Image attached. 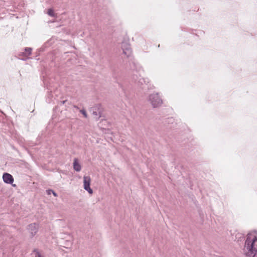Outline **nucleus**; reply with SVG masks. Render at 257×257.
Returning a JSON list of instances; mask_svg holds the SVG:
<instances>
[{
  "label": "nucleus",
  "mask_w": 257,
  "mask_h": 257,
  "mask_svg": "<svg viewBox=\"0 0 257 257\" xmlns=\"http://www.w3.org/2000/svg\"><path fill=\"white\" fill-rule=\"evenodd\" d=\"M47 13L50 16H51V17L54 16V13L53 9H49Z\"/></svg>",
  "instance_id": "obj_11"
},
{
  "label": "nucleus",
  "mask_w": 257,
  "mask_h": 257,
  "mask_svg": "<svg viewBox=\"0 0 257 257\" xmlns=\"http://www.w3.org/2000/svg\"><path fill=\"white\" fill-rule=\"evenodd\" d=\"M38 225L35 223L30 224L28 228L32 236H34L36 234L38 231Z\"/></svg>",
  "instance_id": "obj_7"
},
{
  "label": "nucleus",
  "mask_w": 257,
  "mask_h": 257,
  "mask_svg": "<svg viewBox=\"0 0 257 257\" xmlns=\"http://www.w3.org/2000/svg\"><path fill=\"white\" fill-rule=\"evenodd\" d=\"M73 168L77 172H80L81 169V167L77 159H74L73 162Z\"/></svg>",
  "instance_id": "obj_8"
},
{
  "label": "nucleus",
  "mask_w": 257,
  "mask_h": 257,
  "mask_svg": "<svg viewBox=\"0 0 257 257\" xmlns=\"http://www.w3.org/2000/svg\"><path fill=\"white\" fill-rule=\"evenodd\" d=\"M3 179L4 182L7 184H12L14 182L13 177L8 173H4L3 174Z\"/></svg>",
  "instance_id": "obj_6"
},
{
  "label": "nucleus",
  "mask_w": 257,
  "mask_h": 257,
  "mask_svg": "<svg viewBox=\"0 0 257 257\" xmlns=\"http://www.w3.org/2000/svg\"><path fill=\"white\" fill-rule=\"evenodd\" d=\"M148 101L154 108L160 106L163 103L162 100L158 93L150 94L149 96Z\"/></svg>",
  "instance_id": "obj_3"
},
{
  "label": "nucleus",
  "mask_w": 257,
  "mask_h": 257,
  "mask_svg": "<svg viewBox=\"0 0 257 257\" xmlns=\"http://www.w3.org/2000/svg\"><path fill=\"white\" fill-rule=\"evenodd\" d=\"M32 49L30 47H27L25 48V52H22L20 55L24 56L25 57H28L31 54Z\"/></svg>",
  "instance_id": "obj_9"
},
{
  "label": "nucleus",
  "mask_w": 257,
  "mask_h": 257,
  "mask_svg": "<svg viewBox=\"0 0 257 257\" xmlns=\"http://www.w3.org/2000/svg\"><path fill=\"white\" fill-rule=\"evenodd\" d=\"M91 179L89 176H84L83 177V184H84V189L88 191V192L90 194H92L93 193L92 189L90 188Z\"/></svg>",
  "instance_id": "obj_5"
},
{
  "label": "nucleus",
  "mask_w": 257,
  "mask_h": 257,
  "mask_svg": "<svg viewBox=\"0 0 257 257\" xmlns=\"http://www.w3.org/2000/svg\"><path fill=\"white\" fill-rule=\"evenodd\" d=\"M36 257H43L41 254H40V253L38 251H37L36 252Z\"/></svg>",
  "instance_id": "obj_13"
},
{
  "label": "nucleus",
  "mask_w": 257,
  "mask_h": 257,
  "mask_svg": "<svg viewBox=\"0 0 257 257\" xmlns=\"http://www.w3.org/2000/svg\"><path fill=\"white\" fill-rule=\"evenodd\" d=\"M52 193L53 194V195L54 196H55V197L57 196V195L56 193L55 192H54V191H53Z\"/></svg>",
  "instance_id": "obj_15"
},
{
  "label": "nucleus",
  "mask_w": 257,
  "mask_h": 257,
  "mask_svg": "<svg viewBox=\"0 0 257 257\" xmlns=\"http://www.w3.org/2000/svg\"><path fill=\"white\" fill-rule=\"evenodd\" d=\"M92 114L95 116V117L96 119H98L100 117V115L99 114L100 112L98 113L96 111L94 110L93 109L92 110Z\"/></svg>",
  "instance_id": "obj_10"
},
{
  "label": "nucleus",
  "mask_w": 257,
  "mask_h": 257,
  "mask_svg": "<svg viewBox=\"0 0 257 257\" xmlns=\"http://www.w3.org/2000/svg\"><path fill=\"white\" fill-rule=\"evenodd\" d=\"M257 241V232L255 230L248 233L245 240L243 251L248 257H257V245L255 242Z\"/></svg>",
  "instance_id": "obj_1"
},
{
  "label": "nucleus",
  "mask_w": 257,
  "mask_h": 257,
  "mask_svg": "<svg viewBox=\"0 0 257 257\" xmlns=\"http://www.w3.org/2000/svg\"><path fill=\"white\" fill-rule=\"evenodd\" d=\"M133 66H131L133 70V74L132 77V80L138 86L142 89L146 88L147 85L148 79L141 77V73L143 72L142 68L140 66H138L134 62H133Z\"/></svg>",
  "instance_id": "obj_2"
},
{
  "label": "nucleus",
  "mask_w": 257,
  "mask_h": 257,
  "mask_svg": "<svg viewBox=\"0 0 257 257\" xmlns=\"http://www.w3.org/2000/svg\"><path fill=\"white\" fill-rule=\"evenodd\" d=\"M65 101H62V103L63 104H64V103L65 102Z\"/></svg>",
  "instance_id": "obj_16"
},
{
  "label": "nucleus",
  "mask_w": 257,
  "mask_h": 257,
  "mask_svg": "<svg viewBox=\"0 0 257 257\" xmlns=\"http://www.w3.org/2000/svg\"><path fill=\"white\" fill-rule=\"evenodd\" d=\"M121 49L123 51V54L129 58L132 55V50L130 45L125 42H122L121 44Z\"/></svg>",
  "instance_id": "obj_4"
},
{
  "label": "nucleus",
  "mask_w": 257,
  "mask_h": 257,
  "mask_svg": "<svg viewBox=\"0 0 257 257\" xmlns=\"http://www.w3.org/2000/svg\"><path fill=\"white\" fill-rule=\"evenodd\" d=\"M80 112L84 115L85 118L87 117V114L86 111L84 109L80 110Z\"/></svg>",
  "instance_id": "obj_12"
},
{
  "label": "nucleus",
  "mask_w": 257,
  "mask_h": 257,
  "mask_svg": "<svg viewBox=\"0 0 257 257\" xmlns=\"http://www.w3.org/2000/svg\"><path fill=\"white\" fill-rule=\"evenodd\" d=\"M47 192L48 194L50 195L52 193L53 190L49 189V190H47Z\"/></svg>",
  "instance_id": "obj_14"
}]
</instances>
